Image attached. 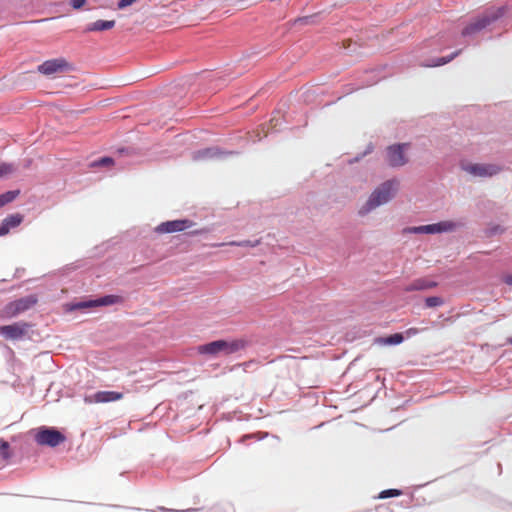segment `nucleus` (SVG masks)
<instances>
[{
    "label": "nucleus",
    "mask_w": 512,
    "mask_h": 512,
    "mask_svg": "<svg viewBox=\"0 0 512 512\" xmlns=\"http://www.w3.org/2000/svg\"><path fill=\"white\" fill-rule=\"evenodd\" d=\"M399 188V181L391 179L380 184L369 196L364 205L361 206L358 213L365 216L377 207L389 202L396 194Z\"/></svg>",
    "instance_id": "f257e3e1"
},
{
    "label": "nucleus",
    "mask_w": 512,
    "mask_h": 512,
    "mask_svg": "<svg viewBox=\"0 0 512 512\" xmlns=\"http://www.w3.org/2000/svg\"><path fill=\"white\" fill-rule=\"evenodd\" d=\"M247 346L245 339L216 340L198 346L199 354L217 356L219 354L230 355L244 349Z\"/></svg>",
    "instance_id": "f03ea898"
},
{
    "label": "nucleus",
    "mask_w": 512,
    "mask_h": 512,
    "mask_svg": "<svg viewBox=\"0 0 512 512\" xmlns=\"http://www.w3.org/2000/svg\"><path fill=\"white\" fill-rule=\"evenodd\" d=\"M506 13L505 7H498L488 10L486 13L478 17L476 20L468 24L462 31L463 36L477 33L490 25L493 21L502 17Z\"/></svg>",
    "instance_id": "7ed1b4c3"
},
{
    "label": "nucleus",
    "mask_w": 512,
    "mask_h": 512,
    "mask_svg": "<svg viewBox=\"0 0 512 512\" xmlns=\"http://www.w3.org/2000/svg\"><path fill=\"white\" fill-rule=\"evenodd\" d=\"M65 440V435L55 428L41 427L35 435V441L41 446L56 447Z\"/></svg>",
    "instance_id": "20e7f679"
},
{
    "label": "nucleus",
    "mask_w": 512,
    "mask_h": 512,
    "mask_svg": "<svg viewBox=\"0 0 512 512\" xmlns=\"http://www.w3.org/2000/svg\"><path fill=\"white\" fill-rule=\"evenodd\" d=\"M38 302L36 295H28L8 303L3 313L6 317H15L35 306Z\"/></svg>",
    "instance_id": "39448f33"
},
{
    "label": "nucleus",
    "mask_w": 512,
    "mask_h": 512,
    "mask_svg": "<svg viewBox=\"0 0 512 512\" xmlns=\"http://www.w3.org/2000/svg\"><path fill=\"white\" fill-rule=\"evenodd\" d=\"M69 69V63L64 58L50 59L37 67V71L43 75L50 76Z\"/></svg>",
    "instance_id": "423d86ee"
},
{
    "label": "nucleus",
    "mask_w": 512,
    "mask_h": 512,
    "mask_svg": "<svg viewBox=\"0 0 512 512\" xmlns=\"http://www.w3.org/2000/svg\"><path fill=\"white\" fill-rule=\"evenodd\" d=\"M29 324L17 322L11 325L0 326V335L10 340H18L27 334Z\"/></svg>",
    "instance_id": "0eeeda50"
},
{
    "label": "nucleus",
    "mask_w": 512,
    "mask_h": 512,
    "mask_svg": "<svg viewBox=\"0 0 512 512\" xmlns=\"http://www.w3.org/2000/svg\"><path fill=\"white\" fill-rule=\"evenodd\" d=\"M408 144H398L389 146L387 149V161L392 167L403 166L407 163L408 159L405 156L404 149Z\"/></svg>",
    "instance_id": "6e6552de"
},
{
    "label": "nucleus",
    "mask_w": 512,
    "mask_h": 512,
    "mask_svg": "<svg viewBox=\"0 0 512 512\" xmlns=\"http://www.w3.org/2000/svg\"><path fill=\"white\" fill-rule=\"evenodd\" d=\"M463 169L469 174L479 177H491L501 170L494 164H467L463 166Z\"/></svg>",
    "instance_id": "1a4fd4ad"
},
{
    "label": "nucleus",
    "mask_w": 512,
    "mask_h": 512,
    "mask_svg": "<svg viewBox=\"0 0 512 512\" xmlns=\"http://www.w3.org/2000/svg\"><path fill=\"white\" fill-rule=\"evenodd\" d=\"M192 226V222L187 219L183 220H173V221H167L163 222L160 225L156 227V232L160 234L164 233H173V232H181L185 229H188Z\"/></svg>",
    "instance_id": "9d476101"
},
{
    "label": "nucleus",
    "mask_w": 512,
    "mask_h": 512,
    "mask_svg": "<svg viewBox=\"0 0 512 512\" xmlns=\"http://www.w3.org/2000/svg\"><path fill=\"white\" fill-rule=\"evenodd\" d=\"M124 395L117 391H98L91 396L85 397L86 403H107L123 399Z\"/></svg>",
    "instance_id": "9b49d317"
},
{
    "label": "nucleus",
    "mask_w": 512,
    "mask_h": 512,
    "mask_svg": "<svg viewBox=\"0 0 512 512\" xmlns=\"http://www.w3.org/2000/svg\"><path fill=\"white\" fill-rule=\"evenodd\" d=\"M122 302V297L118 295H107L104 297H101L96 300H90V301H84L77 303L75 305V308L77 309H85V308H91L96 306H109L116 303Z\"/></svg>",
    "instance_id": "f8f14e48"
},
{
    "label": "nucleus",
    "mask_w": 512,
    "mask_h": 512,
    "mask_svg": "<svg viewBox=\"0 0 512 512\" xmlns=\"http://www.w3.org/2000/svg\"><path fill=\"white\" fill-rule=\"evenodd\" d=\"M227 153L221 151L218 147H211L199 150L194 153V160H208L214 158H220Z\"/></svg>",
    "instance_id": "ddd939ff"
},
{
    "label": "nucleus",
    "mask_w": 512,
    "mask_h": 512,
    "mask_svg": "<svg viewBox=\"0 0 512 512\" xmlns=\"http://www.w3.org/2000/svg\"><path fill=\"white\" fill-rule=\"evenodd\" d=\"M437 286V283L434 281L427 280L425 278H419L405 286L404 291L405 292H412V291H420V290H427L431 289Z\"/></svg>",
    "instance_id": "4468645a"
},
{
    "label": "nucleus",
    "mask_w": 512,
    "mask_h": 512,
    "mask_svg": "<svg viewBox=\"0 0 512 512\" xmlns=\"http://www.w3.org/2000/svg\"><path fill=\"white\" fill-rule=\"evenodd\" d=\"M456 223L452 221H442L435 224L427 225L426 234H436L441 232L453 231L456 228Z\"/></svg>",
    "instance_id": "2eb2a0df"
},
{
    "label": "nucleus",
    "mask_w": 512,
    "mask_h": 512,
    "mask_svg": "<svg viewBox=\"0 0 512 512\" xmlns=\"http://www.w3.org/2000/svg\"><path fill=\"white\" fill-rule=\"evenodd\" d=\"M115 20H97L88 24L85 28V32H99L110 30L115 27Z\"/></svg>",
    "instance_id": "dca6fc26"
},
{
    "label": "nucleus",
    "mask_w": 512,
    "mask_h": 512,
    "mask_svg": "<svg viewBox=\"0 0 512 512\" xmlns=\"http://www.w3.org/2000/svg\"><path fill=\"white\" fill-rule=\"evenodd\" d=\"M22 220H23V216L21 214H18V213L11 214V215L7 216L2 221L1 226H2V228L7 230V234H8L10 229L19 226L21 224Z\"/></svg>",
    "instance_id": "f3484780"
},
{
    "label": "nucleus",
    "mask_w": 512,
    "mask_h": 512,
    "mask_svg": "<svg viewBox=\"0 0 512 512\" xmlns=\"http://www.w3.org/2000/svg\"><path fill=\"white\" fill-rule=\"evenodd\" d=\"M404 337L401 333H395L388 337H379L375 339V342L380 345H397L402 343Z\"/></svg>",
    "instance_id": "a211bd4d"
},
{
    "label": "nucleus",
    "mask_w": 512,
    "mask_h": 512,
    "mask_svg": "<svg viewBox=\"0 0 512 512\" xmlns=\"http://www.w3.org/2000/svg\"><path fill=\"white\" fill-rule=\"evenodd\" d=\"M12 456L10 444L0 438V464H6Z\"/></svg>",
    "instance_id": "6ab92c4d"
},
{
    "label": "nucleus",
    "mask_w": 512,
    "mask_h": 512,
    "mask_svg": "<svg viewBox=\"0 0 512 512\" xmlns=\"http://www.w3.org/2000/svg\"><path fill=\"white\" fill-rule=\"evenodd\" d=\"M19 190L8 191L0 195V208L8 203H11L19 195Z\"/></svg>",
    "instance_id": "aec40b11"
},
{
    "label": "nucleus",
    "mask_w": 512,
    "mask_h": 512,
    "mask_svg": "<svg viewBox=\"0 0 512 512\" xmlns=\"http://www.w3.org/2000/svg\"><path fill=\"white\" fill-rule=\"evenodd\" d=\"M16 170L15 166L11 163L0 164V178L12 174Z\"/></svg>",
    "instance_id": "412c9836"
},
{
    "label": "nucleus",
    "mask_w": 512,
    "mask_h": 512,
    "mask_svg": "<svg viewBox=\"0 0 512 512\" xmlns=\"http://www.w3.org/2000/svg\"><path fill=\"white\" fill-rule=\"evenodd\" d=\"M443 303V299L438 296H431L425 299V304L428 308L438 307L443 305Z\"/></svg>",
    "instance_id": "4be33fe9"
},
{
    "label": "nucleus",
    "mask_w": 512,
    "mask_h": 512,
    "mask_svg": "<svg viewBox=\"0 0 512 512\" xmlns=\"http://www.w3.org/2000/svg\"><path fill=\"white\" fill-rule=\"evenodd\" d=\"M401 494H402L401 490L387 489V490H383L382 492H380L378 498L385 499V498H390V497H397V496H400Z\"/></svg>",
    "instance_id": "5701e85b"
},
{
    "label": "nucleus",
    "mask_w": 512,
    "mask_h": 512,
    "mask_svg": "<svg viewBox=\"0 0 512 512\" xmlns=\"http://www.w3.org/2000/svg\"><path fill=\"white\" fill-rule=\"evenodd\" d=\"M113 159L110 158V157H104V158H101L100 160H97V161H94L92 163V166L93 167H96V166H110L113 164Z\"/></svg>",
    "instance_id": "b1692460"
},
{
    "label": "nucleus",
    "mask_w": 512,
    "mask_h": 512,
    "mask_svg": "<svg viewBox=\"0 0 512 512\" xmlns=\"http://www.w3.org/2000/svg\"><path fill=\"white\" fill-rule=\"evenodd\" d=\"M426 229H427V225H423V226L407 228V229H405V232L420 234V233H426Z\"/></svg>",
    "instance_id": "393cba45"
},
{
    "label": "nucleus",
    "mask_w": 512,
    "mask_h": 512,
    "mask_svg": "<svg viewBox=\"0 0 512 512\" xmlns=\"http://www.w3.org/2000/svg\"><path fill=\"white\" fill-rule=\"evenodd\" d=\"M258 244V241H256L255 243H252L251 241H242V242H236V241H233L230 243V245H234V246H256Z\"/></svg>",
    "instance_id": "a878e982"
},
{
    "label": "nucleus",
    "mask_w": 512,
    "mask_h": 512,
    "mask_svg": "<svg viewBox=\"0 0 512 512\" xmlns=\"http://www.w3.org/2000/svg\"><path fill=\"white\" fill-rule=\"evenodd\" d=\"M137 0H120L119 3H118V8L119 9H123L127 6H130L132 5L133 3H135Z\"/></svg>",
    "instance_id": "bb28decb"
},
{
    "label": "nucleus",
    "mask_w": 512,
    "mask_h": 512,
    "mask_svg": "<svg viewBox=\"0 0 512 512\" xmlns=\"http://www.w3.org/2000/svg\"><path fill=\"white\" fill-rule=\"evenodd\" d=\"M454 56H455V54H453V55H452V56H450L449 58H439V59L437 60V62L433 64V66H440V65H444V64L448 63L450 60H452Z\"/></svg>",
    "instance_id": "cd10ccee"
},
{
    "label": "nucleus",
    "mask_w": 512,
    "mask_h": 512,
    "mask_svg": "<svg viewBox=\"0 0 512 512\" xmlns=\"http://www.w3.org/2000/svg\"><path fill=\"white\" fill-rule=\"evenodd\" d=\"M86 3V0H72L71 1V4L73 6V8L75 9H80L81 7H83Z\"/></svg>",
    "instance_id": "c85d7f7f"
},
{
    "label": "nucleus",
    "mask_w": 512,
    "mask_h": 512,
    "mask_svg": "<svg viewBox=\"0 0 512 512\" xmlns=\"http://www.w3.org/2000/svg\"><path fill=\"white\" fill-rule=\"evenodd\" d=\"M418 333H419V329H418V328H415V327H411V328H409V329H407V330H406V335H407L408 337L413 336V335H416V334H418Z\"/></svg>",
    "instance_id": "c756f323"
},
{
    "label": "nucleus",
    "mask_w": 512,
    "mask_h": 512,
    "mask_svg": "<svg viewBox=\"0 0 512 512\" xmlns=\"http://www.w3.org/2000/svg\"><path fill=\"white\" fill-rule=\"evenodd\" d=\"M307 22H308V18H307V17H300V18H297V19H295V20H294V23H295V24H296V23H301V24H303V23H307Z\"/></svg>",
    "instance_id": "7c9ffc66"
},
{
    "label": "nucleus",
    "mask_w": 512,
    "mask_h": 512,
    "mask_svg": "<svg viewBox=\"0 0 512 512\" xmlns=\"http://www.w3.org/2000/svg\"><path fill=\"white\" fill-rule=\"evenodd\" d=\"M504 281H505V283H506V284H508V285H512V274L507 275V276L505 277V280H504Z\"/></svg>",
    "instance_id": "2f4dec72"
},
{
    "label": "nucleus",
    "mask_w": 512,
    "mask_h": 512,
    "mask_svg": "<svg viewBox=\"0 0 512 512\" xmlns=\"http://www.w3.org/2000/svg\"><path fill=\"white\" fill-rule=\"evenodd\" d=\"M7 234V230L2 228V226L0 225V236H4Z\"/></svg>",
    "instance_id": "473e14b6"
},
{
    "label": "nucleus",
    "mask_w": 512,
    "mask_h": 512,
    "mask_svg": "<svg viewBox=\"0 0 512 512\" xmlns=\"http://www.w3.org/2000/svg\"><path fill=\"white\" fill-rule=\"evenodd\" d=\"M509 343H511V344H512V338H511V339H509Z\"/></svg>",
    "instance_id": "72a5a7b5"
}]
</instances>
